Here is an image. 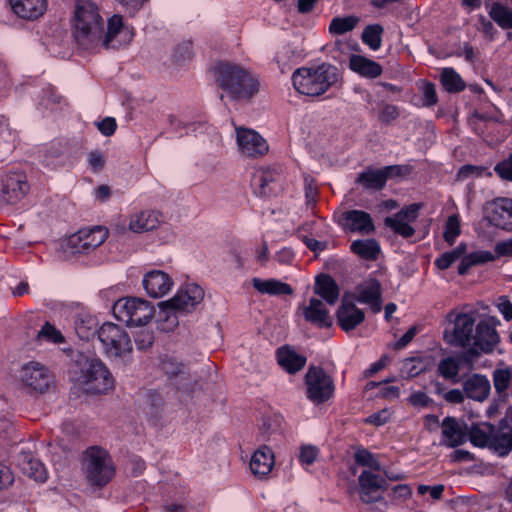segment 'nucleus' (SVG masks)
Masks as SVG:
<instances>
[{
    "instance_id": "obj_38",
    "label": "nucleus",
    "mask_w": 512,
    "mask_h": 512,
    "mask_svg": "<svg viewBox=\"0 0 512 512\" xmlns=\"http://www.w3.org/2000/svg\"><path fill=\"white\" fill-rule=\"evenodd\" d=\"M17 135L10 126L8 119L0 116V161L3 162L13 152Z\"/></svg>"
},
{
    "instance_id": "obj_11",
    "label": "nucleus",
    "mask_w": 512,
    "mask_h": 512,
    "mask_svg": "<svg viewBox=\"0 0 512 512\" xmlns=\"http://www.w3.org/2000/svg\"><path fill=\"white\" fill-rule=\"evenodd\" d=\"M84 384L89 392L105 393L114 386V378L99 358H87L81 369Z\"/></svg>"
},
{
    "instance_id": "obj_31",
    "label": "nucleus",
    "mask_w": 512,
    "mask_h": 512,
    "mask_svg": "<svg viewBox=\"0 0 512 512\" xmlns=\"http://www.w3.org/2000/svg\"><path fill=\"white\" fill-rule=\"evenodd\" d=\"M359 492L362 501L370 503L376 501L370 497L371 493L386 489V481L379 475L368 470H363L358 478Z\"/></svg>"
},
{
    "instance_id": "obj_14",
    "label": "nucleus",
    "mask_w": 512,
    "mask_h": 512,
    "mask_svg": "<svg viewBox=\"0 0 512 512\" xmlns=\"http://www.w3.org/2000/svg\"><path fill=\"white\" fill-rule=\"evenodd\" d=\"M337 224L345 231L369 235L375 232V224L371 215L363 210L351 209L342 212Z\"/></svg>"
},
{
    "instance_id": "obj_62",
    "label": "nucleus",
    "mask_w": 512,
    "mask_h": 512,
    "mask_svg": "<svg viewBox=\"0 0 512 512\" xmlns=\"http://www.w3.org/2000/svg\"><path fill=\"white\" fill-rule=\"evenodd\" d=\"M408 402L413 407L421 408L429 407L434 403L433 399L423 391H415L411 393L410 396L408 397Z\"/></svg>"
},
{
    "instance_id": "obj_42",
    "label": "nucleus",
    "mask_w": 512,
    "mask_h": 512,
    "mask_svg": "<svg viewBox=\"0 0 512 512\" xmlns=\"http://www.w3.org/2000/svg\"><path fill=\"white\" fill-rule=\"evenodd\" d=\"M440 83L448 93H459L466 88L462 77L452 67L443 68L440 74Z\"/></svg>"
},
{
    "instance_id": "obj_47",
    "label": "nucleus",
    "mask_w": 512,
    "mask_h": 512,
    "mask_svg": "<svg viewBox=\"0 0 512 512\" xmlns=\"http://www.w3.org/2000/svg\"><path fill=\"white\" fill-rule=\"evenodd\" d=\"M354 460L358 465L368 467L371 470L379 471L381 469V464L376 455L364 447L355 451Z\"/></svg>"
},
{
    "instance_id": "obj_9",
    "label": "nucleus",
    "mask_w": 512,
    "mask_h": 512,
    "mask_svg": "<svg viewBox=\"0 0 512 512\" xmlns=\"http://www.w3.org/2000/svg\"><path fill=\"white\" fill-rule=\"evenodd\" d=\"M306 398L315 405H321L334 397L335 383L321 366L311 365L305 376Z\"/></svg>"
},
{
    "instance_id": "obj_8",
    "label": "nucleus",
    "mask_w": 512,
    "mask_h": 512,
    "mask_svg": "<svg viewBox=\"0 0 512 512\" xmlns=\"http://www.w3.org/2000/svg\"><path fill=\"white\" fill-rule=\"evenodd\" d=\"M103 352L110 359L127 360L133 346L129 334L117 324L106 322L100 326L99 337Z\"/></svg>"
},
{
    "instance_id": "obj_24",
    "label": "nucleus",
    "mask_w": 512,
    "mask_h": 512,
    "mask_svg": "<svg viewBox=\"0 0 512 512\" xmlns=\"http://www.w3.org/2000/svg\"><path fill=\"white\" fill-rule=\"evenodd\" d=\"M462 386L466 397L478 402L486 400L491 391L489 379L485 375L478 373L469 376L462 383Z\"/></svg>"
},
{
    "instance_id": "obj_5",
    "label": "nucleus",
    "mask_w": 512,
    "mask_h": 512,
    "mask_svg": "<svg viewBox=\"0 0 512 512\" xmlns=\"http://www.w3.org/2000/svg\"><path fill=\"white\" fill-rule=\"evenodd\" d=\"M82 465L86 479L93 487L106 486L115 475L109 452L99 446H90L83 452Z\"/></svg>"
},
{
    "instance_id": "obj_35",
    "label": "nucleus",
    "mask_w": 512,
    "mask_h": 512,
    "mask_svg": "<svg viewBox=\"0 0 512 512\" xmlns=\"http://www.w3.org/2000/svg\"><path fill=\"white\" fill-rule=\"evenodd\" d=\"M314 292L330 305L335 304L339 298V287L328 274H321L316 278Z\"/></svg>"
},
{
    "instance_id": "obj_27",
    "label": "nucleus",
    "mask_w": 512,
    "mask_h": 512,
    "mask_svg": "<svg viewBox=\"0 0 512 512\" xmlns=\"http://www.w3.org/2000/svg\"><path fill=\"white\" fill-rule=\"evenodd\" d=\"M12 11L20 18L36 20L47 10V0H9Z\"/></svg>"
},
{
    "instance_id": "obj_25",
    "label": "nucleus",
    "mask_w": 512,
    "mask_h": 512,
    "mask_svg": "<svg viewBox=\"0 0 512 512\" xmlns=\"http://www.w3.org/2000/svg\"><path fill=\"white\" fill-rule=\"evenodd\" d=\"M74 329L79 339L83 341H89L95 336L99 337L98 319L88 311L82 310L75 315Z\"/></svg>"
},
{
    "instance_id": "obj_40",
    "label": "nucleus",
    "mask_w": 512,
    "mask_h": 512,
    "mask_svg": "<svg viewBox=\"0 0 512 512\" xmlns=\"http://www.w3.org/2000/svg\"><path fill=\"white\" fill-rule=\"evenodd\" d=\"M461 364L457 356L442 358L437 365V374L445 380H449L452 384H457L460 382L459 372Z\"/></svg>"
},
{
    "instance_id": "obj_3",
    "label": "nucleus",
    "mask_w": 512,
    "mask_h": 512,
    "mask_svg": "<svg viewBox=\"0 0 512 512\" xmlns=\"http://www.w3.org/2000/svg\"><path fill=\"white\" fill-rule=\"evenodd\" d=\"M204 290L196 283H185L168 301L162 303L158 328L162 331H173L179 324L177 313H190L202 302Z\"/></svg>"
},
{
    "instance_id": "obj_17",
    "label": "nucleus",
    "mask_w": 512,
    "mask_h": 512,
    "mask_svg": "<svg viewBox=\"0 0 512 512\" xmlns=\"http://www.w3.org/2000/svg\"><path fill=\"white\" fill-rule=\"evenodd\" d=\"M354 299L370 306L373 313H379L382 310V287L376 278H369L363 284L356 286Z\"/></svg>"
},
{
    "instance_id": "obj_20",
    "label": "nucleus",
    "mask_w": 512,
    "mask_h": 512,
    "mask_svg": "<svg viewBox=\"0 0 512 512\" xmlns=\"http://www.w3.org/2000/svg\"><path fill=\"white\" fill-rule=\"evenodd\" d=\"M468 437V425L460 424L456 418L447 416L442 421L441 445L456 448L466 443Z\"/></svg>"
},
{
    "instance_id": "obj_54",
    "label": "nucleus",
    "mask_w": 512,
    "mask_h": 512,
    "mask_svg": "<svg viewBox=\"0 0 512 512\" xmlns=\"http://www.w3.org/2000/svg\"><path fill=\"white\" fill-rule=\"evenodd\" d=\"M123 27V17L121 15H113L109 18L107 23V31L104 30V35L101 41L103 44L108 45L114 37L121 31Z\"/></svg>"
},
{
    "instance_id": "obj_29",
    "label": "nucleus",
    "mask_w": 512,
    "mask_h": 512,
    "mask_svg": "<svg viewBox=\"0 0 512 512\" xmlns=\"http://www.w3.org/2000/svg\"><path fill=\"white\" fill-rule=\"evenodd\" d=\"M278 364L289 374H296L304 368L307 358L297 353L290 346H282L276 351Z\"/></svg>"
},
{
    "instance_id": "obj_41",
    "label": "nucleus",
    "mask_w": 512,
    "mask_h": 512,
    "mask_svg": "<svg viewBox=\"0 0 512 512\" xmlns=\"http://www.w3.org/2000/svg\"><path fill=\"white\" fill-rule=\"evenodd\" d=\"M22 471L29 478L37 482L44 483L48 478V473L45 465L38 459H35L30 454L23 455Z\"/></svg>"
},
{
    "instance_id": "obj_2",
    "label": "nucleus",
    "mask_w": 512,
    "mask_h": 512,
    "mask_svg": "<svg viewBox=\"0 0 512 512\" xmlns=\"http://www.w3.org/2000/svg\"><path fill=\"white\" fill-rule=\"evenodd\" d=\"M74 36L85 49H93L104 35V19L99 4L92 0H76L74 8Z\"/></svg>"
},
{
    "instance_id": "obj_63",
    "label": "nucleus",
    "mask_w": 512,
    "mask_h": 512,
    "mask_svg": "<svg viewBox=\"0 0 512 512\" xmlns=\"http://www.w3.org/2000/svg\"><path fill=\"white\" fill-rule=\"evenodd\" d=\"M419 209L420 205L414 203L409 206H405L400 211H398L393 217L397 219H402V221L406 222H414L418 217Z\"/></svg>"
},
{
    "instance_id": "obj_13",
    "label": "nucleus",
    "mask_w": 512,
    "mask_h": 512,
    "mask_svg": "<svg viewBox=\"0 0 512 512\" xmlns=\"http://www.w3.org/2000/svg\"><path fill=\"white\" fill-rule=\"evenodd\" d=\"M21 382L31 392L44 393L53 383V377L49 370L38 362H29L21 370Z\"/></svg>"
},
{
    "instance_id": "obj_19",
    "label": "nucleus",
    "mask_w": 512,
    "mask_h": 512,
    "mask_svg": "<svg viewBox=\"0 0 512 512\" xmlns=\"http://www.w3.org/2000/svg\"><path fill=\"white\" fill-rule=\"evenodd\" d=\"M499 342L500 337L495 328V324L488 320H480L476 325L472 343H474L482 353L490 354L494 351Z\"/></svg>"
},
{
    "instance_id": "obj_15",
    "label": "nucleus",
    "mask_w": 512,
    "mask_h": 512,
    "mask_svg": "<svg viewBox=\"0 0 512 512\" xmlns=\"http://www.w3.org/2000/svg\"><path fill=\"white\" fill-rule=\"evenodd\" d=\"M236 141L240 152L251 158L263 156L269 149L267 141L258 132L249 128H236Z\"/></svg>"
},
{
    "instance_id": "obj_28",
    "label": "nucleus",
    "mask_w": 512,
    "mask_h": 512,
    "mask_svg": "<svg viewBox=\"0 0 512 512\" xmlns=\"http://www.w3.org/2000/svg\"><path fill=\"white\" fill-rule=\"evenodd\" d=\"M251 472L259 478L267 476L274 466V454L267 445L260 446L250 460Z\"/></svg>"
},
{
    "instance_id": "obj_60",
    "label": "nucleus",
    "mask_w": 512,
    "mask_h": 512,
    "mask_svg": "<svg viewBox=\"0 0 512 512\" xmlns=\"http://www.w3.org/2000/svg\"><path fill=\"white\" fill-rule=\"evenodd\" d=\"M385 175H387V180L389 178H401L410 175L412 172V167L407 164H395L389 165L382 168Z\"/></svg>"
},
{
    "instance_id": "obj_37",
    "label": "nucleus",
    "mask_w": 512,
    "mask_h": 512,
    "mask_svg": "<svg viewBox=\"0 0 512 512\" xmlns=\"http://www.w3.org/2000/svg\"><path fill=\"white\" fill-rule=\"evenodd\" d=\"M494 431L495 425L490 422H484L481 424L473 423L468 427L467 440H469L475 447L487 448Z\"/></svg>"
},
{
    "instance_id": "obj_59",
    "label": "nucleus",
    "mask_w": 512,
    "mask_h": 512,
    "mask_svg": "<svg viewBox=\"0 0 512 512\" xmlns=\"http://www.w3.org/2000/svg\"><path fill=\"white\" fill-rule=\"evenodd\" d=\"M391 412L388 408H384L380 411H377L375 413H372L368 417H366L363 422L365 424L373 425L376 427L383 426L387 424L391 419Z\"/></svg>"
},
{
    "instance_id": "obj_55",
    "label": "nucleus",
    "mask_w": 512,
    "mask_h": 512,
    "mask_svg": "<svg viewBox=\"0 0 512 512\" xmlns=\"http://www.w3.org/2000/svg\"><path fill=\"white\" fill-rule=\"evenodd\" d=\"M142 327L134 334V342L138 350H147L154 343V332L145 326Z\"/></svg>"
},
{
    "instance_id": "obj_50",
    "label": "nucleus",
    "mask_w": 512,
    "mask_h": 512,
    "mask_svg": "<svg viewBox=\"0 0 512 512\" xmlns=\"http://www.w3.org/2000/svg\"><path fill=\"white\" fill-rule=\"evenodd\" d=\"M320 455V449L311 444H303L300 446L298 461L303 467L311 466L315 463Z\"/></svg>"
},
{
    "instance_id": "obj_26",
    "label": "nucleus",
    "mask_w": 512,
    "mask_h": 512,
    "mask_svg": "<svg viewBox=\"0 0 512 512\" xmlns=\"http://www.w3.org/2000/svg\"><path fill=\"white\" fill-rule=\"evenodd\" d=\"M279 174L271 169L257 171L251 180L256 195L268 197L276 192Z\"/></svg>"
},
{
    "instance_id": "obj_4",
    "label": "nucleus",
    "mask_w": 512,
    "mask_h": 512,
    "mask_svg": "<svg viewBox=\"0 0 512 512\" xmlns=\"http://www.w3.org/2000/svg\"><path fill=\"white\" fill-rule=\"evenodd\" d=\"M339 79L337 68L330 64L317 67H301L292 75L294 88L306 96H319L325 93Z\"/></svg>"
},
{
    "instance_id": "obj_43",
    "label": "nucleus",
    "mask_w": 512,
    "mask_h": 512,
    "mask_svg": "<svg viewBox=\"0 0 512 512\" xmlns=\"http://www.w3.org/2000/svg\"><path fill=\"white\" fill-rule=\"evenodd\" d=\"M383 34L384 28L381 24H369L363 29L361 40L372 51H377L382 46Z\"/></svg>"
},
{
    "instance_id": "obj_34",
    "label": "nucleus",
    "mask_w": 512,
    "mask_h": 512,
    "mask_svg": "<svg viewBox=\"0 0 512 512\" xmlns=\"http://www.w3.org/2000/svg\"><path fill=\"white\" fill-rule=\"evenodd\" d=\"M350 251L363 260L375 261L381 253V247L374 238L356 239L350 244Z\"/></svg>"
},
{
    "instance_id": "obj_64",
    "label": "nucleus",
    "mask_w": 512,
    "mask_h": 512,
    "mask_svg": "<svg viewBox=\"0 0 512 512\" xmlns=\"http://www.w3.org/2000/svg\"><path fill=\"white\" fill-rule=\"evenodd\" d=\"M423 101L424 105L431 107L438 103V96L434 83L425 81L423 85Z\"/></svg>"
},
{
    "instance_id": "obj_18",
    "label": "nucleus",
    "mask_w": 512,
    "mask_h": 512,
    "mask_svg": "<svg viewBox=\"0 0 512 512\" xmlns=\"http://www.w3.org/2000/svg\"><path fill=\"white\" fill-rule=\"evenodd\" d=\"M142 284L150 297L161 298L169 293L174 282L168 273L154 269L145 273Z\"/></svg>"
},
{
    "instance_id": "obj_57",
    "label": "nucleus",
    "mask_w": 512,
    "mask_h": 512,
    "mask_svg": "<svg viewBox=\"0 0 512 512\" xmlns=\"http://www.w3.org/2000/svg\"><path fill=\"white\" fill-rule=\"evenodd\" d=\"M484 174L491 176L492 173L487 171L486 167L477 166L472 164H466L460 167L457 173V178L460 180L467 179L469 177H481Z\"/></svg>"
},
{
    "instance_id": "obj_51",
    "label": "nucleus",
    "mask_w": 512,
    "mask_h": 512,
    "mask_svg": "<svg viewBox=\"0 0 512 512\" xmlns=\"http://www.w3.org/2000/svg\"><path fill=\"white\" fill-rule=\"evenodd\" d=\"M511 382V372L509 368L496 369L493 372V383L496 392L506 394Z\"/></svg>"
},
{
    "instance_id": "obj_6",
    "label": "nucleus",
    "mask_w": 512,
    "mask_h": 512,
    "mask_svg": "<svg viewBox=\"0 0 512 512\" xmlns=\"http://www.w3.org/2000/svg\"><path fill=\"white\" fill-rule=\"evenodd\" d=\"M113 316L129 327L146 326L154 316V306L147 300L124 297L114 302Z\"/></svg>"
},
{
    "instance_id": "obj_33",
    "label": "nucleus",
    "mask_w": 512,
    "mask_h": 512,
    "mask_svg": "<svg viewBox=\"0 0 512 512\" xmlns=\"http://www.w3.org/2000/svg\"><path fill=\"white\" fill-rule=\"evenodd\" d=\"M252 286L261 294H267L271 296L291 295L293 294V288L290 284L282 282L277 279H266L253 278Z\"/></svg>"
},
{
    "instance_id": "obj_23",
    "label": "nucleus",
    "mask_w": 512,
    "mask_h": 512,
    "mask_svg": "<svg viewBox=\"0 0 512 512\" xmlns=\"http://www.w3.org/2000/svg\"><path fill=\"white\" fill-rule=\"evenodd\" d=\"M303 315L307 322L320 329L330 328L333 324L329 310L320 299L315 297L309 299L308 306L304 308Z\"/></svg>"
},
{
    "instance_id": "obj_12",
    "label": "nucleus",
    "mask_w": 512,
    "mask_h": 512,
    "mask_svg": "<svg viewBox=\"0 0 512 512\" xmlns=\"http://www.w3.org/2000/svg\"><path fill=\"white\" fill-rule=\"evenodd\" d=\"M30 190L27 176L22 171H8L1 180V197L8 204H16Z\"/></svg>"
},
{
    "instance_id": "obj_58",
    "label": "nucleus",
    "mask_w": 512,
    "mask_h": 512,
    "mask_svg": "<svg viewBox=\"0 0 512 512\" xmlns=\"http://www.w3.org/2000/svg\"><path fill=\"white\" fill-rule=\"evenodd\" d=\"M494 171L500 179L512 182V153L506 159L499 161L494 166Z\"/></svg>"
},
{
    "instance_id": "obj_39",
    "label": "nucleus",
    "mask_w": 512,
    "mask_h": 512,
    "mask_svg": "<svg viewBox=\"0 0 512 512\" xmlns=\"http://www.w3.org/2000/svg\"><path fill=\"white\" fill-rule=\"evenodd\" d=\"M487 448L499 457L509 455L512 451V430L504 433L495 427Z\"/></svg>"
},
{
    "instance_id": "obj_44",
    "label": "nucleus",
    "mask_w": 512,
    "mask_h": 512,
    "mask_svg": "<svg viewBox=\"0 0 512 512\" xmlns=\"http://www.w3.org/2000/svg\"><path fill=\"white\" fill-rule=\"evenodd\" d=\"M489 16L503 29H512V9L499 2L491 4Z\"/></svg>"
},
{
    "instance_id": "obj_53",
    "label": "nucleus",
    "mask_w": 512,
    "mask_h": 512,
    "mask_svg": "<svg viewBox=\"0 0 512 512\" xmlns=\"http://www.w3.org/2000/svg\"><path fill=\"white\" fill-rule=\"evenodd\" d=\"M38 339H45L54 344H61L65 341L61 331L50 322H45L37 334Z\"/></svg>"
},
{
    "instance_id": "obj_56",
    "label": "nucleus",
    "mask_w": 512,
    "mask_h": 512,
    "mask_svg": "<svg viewBox=\"0 0 512 512\" xmlns=\"http://www.w3.org/2000/svg\"><path fill=\"white\" fill-rule=\"evenodd\" d=\"M400 114V108L397 105L385 103L378 113V120L381 124L388 125L397 120Z\"/></svg>"
},
{
    "instance_id": "obj_45",
    "label": "nucleus",
    "mask_w": 512,
    "mask_h": 512,
    "mask_svg": "<svg viewBox=\"0 0 512 512\" xmlns=\"http://www.w3.org/2000/svg\"><path fill=\"white\" fill-rule=\"evenodd\" d=\"M359 22L355 15L334 17L329 24V32L332 35H343L354 30Z\"/></svg>"
},
{
    "instance_id": "obj_48",
    "label": "nucleus",
    "mask_w": 512,
    "mask_h": 512,
    "mask_svg": "<svg viewBox=\"0 0 512 512\" xmlns=\"http://www.w3.org/2000/svg\"><path fill=\"white\" fill-rule=\"evenodd\" d=\"M161 367L163 372L169 378H174L187 372V367L183 362H180L175 357L168 355L162 359Z\"/></svg>"
},
{
    "instance_id": "obj_7",
    "label": "nucleus",
    "mask_w": 512,
    "mask_h": 512,
    "mask_svg": "<svg viewBox=\"0 0 512 512\" xmlns=\"http://www.w3.org/2000/svg\"><path fill=\"white\" fill-rule=\"evenodd\" d=\"M447 325L443 331V340L452 347L466 348L472 344L476 328V318L471 313L451 310L446 315Z\"/></svg>"
},
{
    "instance_id": "obj_21",
    "label": "nucleus",
    "mask_w": 512,
    "mask_h": 512,
    "mask_svg": "<svg viewBox=\"0 0 512 512\" xmlns=\"http://www.w3.org/2000/svg\"><path fill=\"white\" fill-rule=\"evenodd\" d=\"M338 326L346 333L353 331L365 320V313L355 303L343 300L336 310Z\"/></svg>"
},
{
    "instance_id": "obj_52",
    "label": "nucleus",
    "mask_w": 512,
    "mask_h": 512,
    "mask_svg": "<svg viewBox=\"0 0 512 512\" xmlns=\"http://www.w3.org/2000/svg\"><path fill=\"white\" fill-rule=\"evenodd\" d=\"M461 228H460V221L457 215H451L448 217L444 232H443V238L444 240L449 244H454L456 238L460 235Z\"/></svg>"
},
{
    "instance_id": "obj_10",
    "label": "nucleus",
    "mask_w": 512,
    "mask_h": 512,
    "mask_svg": "<svg viewBox=\"0 0 512 512\" xmlns=\"http://www.w3.org/2000/svg\"><path fill=\"white\" fill-rule=\"evenodd\" d=\"M109 236V230L102 225L79 229L67 238L66 246L71 254H90L101 246Z\"/></svg>"
},
{
    "instance_id": "obj_36",
    "label": "nucleus",
    "mask_w": 512,
    "mask_h": 512,
    "mask_svg": "<svg viewBox=\"0 0 512 512\" xmlns=\"http://www.w3.org/2000/svg\"><path fill=\"white\" fill-rule=\"evenodd\" d=\"M356 183L367 190H382L387 183V175L384 174L382 168L374 169L368 167L358 174Z\"/></svg>"
},
{
    "instance_id": "obj_46",
    "label": "nucleus",
    "mask_w": 512,
    "mask_h": 512,
    "mask_svg": "<svg viewBox=\"0 0 512 512\" xmlns=\"http://www.w3.org/2000/svg\"><path fill=\"white\" fill-rule=\"evenodd\" d=\"M386 227L390 228L395 234L400 235L405 239H409L415 234V229L408 222L402 221L392 216H388L384 220Z\"/></svg>"
},
{
    "instance_id": "obj_32",
    "label": "nucleus",
    "mask_w": 512,
    "mask_h": 512,
    "mask_svg": "<svg viewBox=\"0 0 512 512\" xmlns=\"http://www.w3.org/2000/svg\"><path fill=\"white\" fill-rule=\"evenodd\" d=\"M162 215L154 210H145L131 216L129 228L135 233L151 231L159 226Z\"/></svg>"
},
{
    "instance_id": "obj_49",
    "label": "nucleus",
    "mask_w": 512,
    "mask_h": 512,
    "mask_svg": "<svg viewBox=\"0 0 512 512\" xmlns=\"http://www.w3.org/2000/svg\"><path fill=\"white\" fill-rule=\"evenodd\" d=\"M193 57V44L191 41H183L178 44L172 54V61L177 65H183Z\"/></svg>"
},
{
    "instance_id": "obj_16",
    "label": "nucleus",
    "mask_w": 512,
    "mask_h": 512,
    "mask_svg": "<svg viewBox=\"0 0 512 512\" xmlns=\"http://www.w3.org/2000/svg\"><path fill=\"white\" fill-rule=\"evenodd\" d=\"M487 219L490 225L512 232V199L507 197L495 198L488 208Z\"/></svg>"
},
{
    "instance_id": "obj_30",
    "label": "nucleus",
    "mask_w": 512,
    "mask_h": 512,
    "mask_svg": "<svg viewBox=\"0 0 512 512\" xmlns=\"http://www.w3.org/2000/svg\"><path fill=\"white\" fill-rule=\"evenodd\" d=\"M349 68L361 77L375 79L383 73V67L378 62L358 54L349 57Z\"/></svg>"
},
{
    "instance_id": "obj_1",
    "label": "nucleus",
    "mask_w": 512,
    "mask_h": 512,
    "mask_svg": "<svg viewBox=\"0 0 512 512\" xmlns=\"http://www.w3.org/2000/svg\"><path fill=\"white\" fill-rule=\"evenodd\" d=\"M219 87L235 101L250 100L259 91V81L240 65L220 61L214 66Z\"/></svg>"
},
{
    "instance_id": "obj_61",
    "label": "nucleus",
    "mask_w": 512,
    "mask_h": 512,
    "mask_svg": "<svg viewBox=\"0 0 512 512\" xmlns=\"http://www.w3.org/2000/svg\"><path fill=\"white\" fill-rule=\"evenodd\" d=\"M404 367L407 371V376L409 378H415L425 370L423 361L419 357H412L406 359L404 362Z\"/></svg>"
},
{
    "instance_id": "obj_22",
    "label": "nucleus",
    "mask_w": 512,
    "mask_h": 512,
    "mask_svg": "<svg viewBox=\"0 0 512 512\" xmlns=\"http://www.w3.org/2000/svg\"><path fill=\"white\" fill-rule=\"evenodd\" d=\"M66 146L60 140H53L38 151V159L43 167L56 170L65 164Z\"/></svg>"
}]
</instances>
